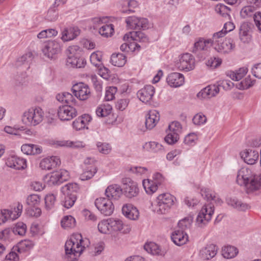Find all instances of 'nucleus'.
Masks as SVG:
<instances>
[{"label":"nucleus","mask_w":261,"mask_h":261,"mask_svg":"<svg viewBox=\"0 0 261 261\" xmlns=\"http://www.w3.org/2000/svg\"><path fill=\"white\" fill-rule=\"evenodd\" d=\"M89 244V240L83 239L81 234H75L65 243V257L71 260L75 259L76 256L80 255L86 247L88 246Z\"/></svg>","instance_id":"nucleus-1"},{"label":"nucleus","mask_w":261,"mask_h":261,"mask_svg":"<svg viewBox=\"0 0 261 261\" xmlns=\"http://www.w3.org/2000/svg\"><path fill=\"white\" fill-rule=\"evenodd\" d=\"M225 36L223 31L221 30L214 33L212 37V46L218 53L225 54L230 53L235 47V44L232 39L223 37Z\"/></svg>","instance_id":"nucleus-2"},{"label":"nucleus","mask_w":261,"mask_h":261,"mask_svg":"<svg viewBox=\"0 0 261 261\" xmlns=\"http://www.w3.org/2000/svg\"><path fill=\"white\" fill-rule=\"evenodd\" d=\"M176 198L170 193L159 195L156 199L155 211L158 214H166L169 212Z\"/></svg>","instance_id":"nucleus-3"},{"label":"nucleus","mask_w":261,"mask_h":261,"mask_svg":"<svg viewBox=\"0 0 261 261\" xmlns=\"http://www.w3.org/2000/svg\"><path fill=\"white\" fill-rule=\"evenodd\" d=\"M44 113L39 107L31 108L23 113L22 122L28 126H36L43 120Z\"/></svg>","instance_id":"nucleus-4"},{"label":"nucleus","mask_w":261,"mask_h":261,"mask_svg":"<svg viewBox=\"0 0 261 261\" xmlns=\"http://www.w3.org/2000/svg\"><path fill=\"white\" fill-rule=\"evenodd\" d=\"M23 205L18 202L9 209L1 210V220L3 223L8 220L13 221L19 217L22 213Z\"/></svg>","instance_id":"nucleus-5"},{"label":"nucleus","mask_w":261,"mask_h":261,"mask_svg":"<svg viewBox=\"0 0 261 261\" xmlns=\"http://www.w3.org/2000/svg\"><path fill=\"white\" fill-rule=\"evenodd\" d=\"M43 55L48 59H55L61 51V46L56 40L48 41L42 49Z\"/></svg>","instance_id":"nucleus-6"},{"label":"nucleus","mask_w":261,"mask_h":261,"mask_svg":"<svg viewBox=\"0 0 261 261\" xmlns=\"http://www.w3.org/2000/svg\"><path fill=\"white\" fill-rule=\"evenodd\" d=\"M169 133L165 137V142L169 144H175L179 140V134L181 132L182 127L180 123L178 121H173L169 124Z\"/></svg>","instance_id":"nucleus-7"},{"label":"nucleus","mask_w":261,"mask_h":261,"mask_svg":"<svg viewBox=\"0 0 261 261\" xmlns=\"http://www.w3.org/2000/svg\"><path fill=\"white\" fill-rule=\"evenodd\" d=\"M214 213V207L212 204L204 205L200 212L197 218L196 222L199 227H202L211 220L212 216Z\"/></svg>","instance_id":"nucleus-8"},{"label":"nucleus","mask_w":261,"mask_h":261,"mask_svg":"<svg viewBox=\"0 0 261 261\" xmlns=\"http://www.w3.org/2000/svg\"><path fill=\"white\" fill-rule=\"evenodd\" d=\"M95 205L100 213L105 216H110L114 210V204L108 198H97L95 201Z\"/></svg>","instance_id":"nucleus-9"},{"label":"nucleus","mask_w":261,"mask_h":261,"mask_svg":"<svg viewBox=\"0 0 261 261\" xmlns=\"http://www.w3.org/2000/svg\"><path fill=\"white\" fill-rule=\"evenodd\" d=\"M74 95L81 100H86L91 95V91L89 86L83 83L74 84L71 89Z\"/></svg>","instance_id":"nucleus-10"},{"label":"nucleus","mask_w":261,"mask_h":261,"mask_svg":"<svg viewBox=\"0 0 261 261\" xmlns=\"http://www.w3.org/2000/svg\"><path fill=\"white\" fill-rule=\"evenodd\" d=\"M177 67L180 70L188 71L193 70L195 67V59L189 53L184 54L177 63Z\"/></svg>","instance_id":"nucleus-11"},{"label":"nucleus","mask_w":261,"mask_h":261,"mask_svg":"<svg viewBox=\"0 0 261 261\" xmlns=\"http://www.w3.org/2000/svg\"><path fill=\"white\" fill-rule=\"evenodd\" d=\"M77 115L76 109L71 105L60 106L58 110V115L62 121L71 120Z\"/></svg>","instance_id":"nucleus-12"},{"label":"nucleus","mask_w":261,"mask_h":261,"mask_svg":"<svg viewBox=\"0 0 261 261\" xmlns=\"http://www.w3.org/2000/svg\"><path fill=\"white\" fill-rule=\"evenodd\" d=\"M7 166L15 170L24 169L27 167V161L15 155L9 156L5 162Z\"/></svg>","instance_id":"nucleus-13"},{"label":"nucleus","mask_w":261,"mask_h":261,"mask_svg":"<svg viewBox=\"0 0 261 261\" xmlns=\"http://www.w3.org/2000/svg\"><path fill=\"white\" fill-rule=\"evenodd\" d=\"M219 91L220 88L218 84L211 85L201 90L197 93V97L200 99L210 98L216 96Z\"/></svg>","instance_id":"nucleus-14"},{"label":"nucleus","mask_w":261,"mask_h":261,"mask_svg":"<svg viewBox=\"0 0 261 261\" xmlns=\"http://www.w3.org/2000/svg\"><path fill=\"white\" fill-rule=\"evenodd\" d=\"M218 247L214 244H208L201 249L199 252L200 257L203 260H210L217 254Z\"/></svg>","instance_id":"nucleus-15"},{"label":"nucleus","mask_w":261,"mask_h":261,"mask_svg":"<svg viewBox=\"0 0 261 261\" xmlns=\"http://www.w3.org/2000/svg\"><path fill=\"white\" fill-rule=\"evenodd\" d=\"M122 190L124 195L128 198L136 197L139 193L138 184L134 180H128V182H124Z\"/></svg>","instance_id":"nucleus-16"},{"label":"nucleus","mask_w":261,"mask_h":261,"mask_svg":"<svg viewBox=\"0 0 261 261\" xmlns=\"http://www.w3.org/2000/svg\"><path fill=\"white\" fill-rule=\"evenodd\" d=\"M155 92V89L152 85H146L144 88L139 90L137 92V96L139 99L144 103L149 102Z\"/></svg>","instance_id":"nucleus-17"},{"label":"nucleus","mask_w":261,"mask_h":261,"mask_svg":"<svg viewBox=\"0 0 261 261\" xmlns=\"http://www.w3.org/2000/svg\"><path fill=\"white\" fill-rule=\"evenodd\" d=\"M252 24L248 22H243L239 29V38L241 41L245 43H248L251 40Z\"/></svg>","instance_id":"nucleus-18"},{"label":"nucleus","mask_w":261,"mask_h":261,"mask_svg":"<svg viewBox=\"0 0 261 261\" xmlns=\"http://www.w3.org/2000/svg\"><path fill=\"white\" fill-rule=\"evenodd\" d=\"M80 33L81 30L77 27L65 28L62 31L61 38L64 42L69 41L76 38Z\"/></svg>","instance_id":"nucleus-19"},{"label":"nucleus","mask_w":261,"mask_h":261,"mask_svg":"<svg viewBox=\"0 0 261 261\" xmlns=\"http://www.w3.org/2000/svg\"><path fill=\"white\" fill-rule=\"evenodd\" d=\"M211 46H212V38L206 40L200 38L195 42L192 51L199 55L201 51L207 50Z\"/></svg>","instance_id":"nucleus-20"},{"label":"nucleus","mask_w":261,"mask_h":261,"mask_svg":"<svg viewBox=\"0 0 261 261\" xmlns=\"http://www.w3.org/2000/svg\"><path fill=\"white\" fill-rule=\"evenodd\" d=\"M244 162L249 165L254 164L258 159L259 154L257 150L246 149L240 153Z\"/></svg>","instance_id":"nucleus-21"},{"label":"nucleus","mask_w":261,"mask_h":261,"mask_svg":"<svg viewBox=\"0 0 261 261\" xmlns=\"http://www.w3.org/2000/svg\"><path fill=\"white\" fill-rule=\"evenodd\" d=\"M34 59V56L32 53L28 52L23 55L17 59L16 66L17 67H22L23 70H28L30 68V65Z\"/></svg>","instance_id":"nucleus-22"},{"label":"nucleus","mask_w":261,"mask_h":261,"mask_svg":"<svg viewBox=\"0 0 261 261\" xmlns=\"http://www.w3.org/2000/svg\"><path fill=\"white\" fill-rule=\"evenodd\" d=\"M145 125L146 129L153 128L160 120L159 113L156 110H151L146 115Z\"/></svg>","instance_id":"nucleus-23"},{"label":"nucleus","mask_w":261,"mask_h":261,"mask_svg":"<svg viewBox=\"0 0 261 261\" xmlns=\"http://www.w3.org/2000/svg\"><path fill=\"white\" fill-rule=\"evenodd\" d=\"M184 75L178 72H173L169 74L167 77L166 81L168 84L173 87H178L184 83Z\"/></svg>","instance_id":"nucleus-24"},{"label":"nucleus","mask_w":261,"mask_h":261,"mask_svg":"<svg viewBox=\"0 0 261 261\" xmlns=\"http://www.w3.org/2000/svg\"><path fill=\"white\" fill-rule=\"evenodd\" d=\"M122 213L127 218L135 220L138 219L139 212L138 210L131 204H125L122 207Z\"/></svg>","instance_id":"nucleus-25"},{"label":"nucleus","mask_w":261,"mask_h":261,"mask_svg":"<svg viewBox=\"0 0 261 261\" xmlns=\"http://www.w3.org/2000/svg\"><path fill=\"white\" fill-rule=\"evenodd\" d=\"M60 164V159L56 156H53L42 159L40 163L42 169L50 170Z\"/></svg>","instance_id":"nucleus-26"},{"label":"nucleus","mask_w":261,"mask_h":261,"mask_svg":"<svg viewBox=\"0 0 261 261\" xmlns=\"http://www.w3.org/2000/svg\"><path fill=\"white\" fill-rule=\"evenodd\" d=\"M171 238L174 243L177 246L184 245L188 241L187 234L180 229H177L173 231Z\"/></svg>","instance_id":"nucleus-27"},{"label":"nucleus","mask_w":261,"mask_h":261,"mask_svg":"<svg viewBox=\"0 0 261 261\" xmlns=\"http://www.w3.org/2000/svg\"><path fill=\"white\" fill-rule=\"evenodd\" d=\"M241 186H243L247 193L258 190L261 187V180H236Z\"/></svg>","instance_id":"nucleus-28"},{"label":"nucleus","mask_w":261,"mask_h":261,"mask_svg":"<svg viewBox=\"0 0 261 261\" xmlns=\"http://www.w3.org/2000/svg\"><path fill=\"white\" fill-rule=\"evenodd\" d=\"M92 117L89 114H84L76 118L72 123L73 127L77 130L87 128L86 126L91 122Z\"/></svg>","instance_id":"nucleus-29"},{"label":"nucleus","mask_w":261,"mask_h":261,"mask_svg":"<svg viewBox=\"0 0 261 261\" xmlns=\"http://www.w3.org/2000/svg\"><path fill=\"white\" fill-rule=\"evenodd\" d=\"M198 189L200 188L201 194L202 196L206 199L207 201H214L216 203L221 204L223 203V201L221 198L216 196V193L207 188H200L198 187Z\"/></svg>","instance_id":"nucleus-30"},{"label":"nucleus","mask_w":261,"mask_h":261,"mask_svg":"<svg viewBox=\"0 0 261 261\" xmlns=\"http://www.w3.org/2000/svg\"><path fill=\"white\" fill-rule=\"evenodd\" d=\"M122 189L118 185L109 186L106 190L105 194L107 197L114 199H118L122 194Z\"/></svg>","instance_id":"nucleus-31"},{"label":"nucleus","mask_w":261,"mask_h":261,"mask_svg":"<svg viewBox=\"0 0 261 261\" xmlns=\"http://www.w3.org/2000/svg\"><path fill=\"white\" fill-rule=\"evenodd\" d=\"M111 231H120L122 233H127L130 231L131 228L129 226L124 225L120 220H110Z\"/></svg>","instance_id":"nucleus-32"},{"label":"nucleus","mask_w":261,"mask_h":261,"mask_svg":"<svg viewBox=\"0 0 261 261\" xmlns=\"http://www.w3.org/2000/svg\"><path fill=\"white\" fill-rule=\"evenodd\" d=\"M86 64V60L80 56L68 57L66 60L67 66L73 68H83Z\"/></svg>","instance_id":"nucleus-33"},{"label":"nucleus","mask_w":261,"mask_h":261,"mask_svg":"<svg viewBox=\"0 0 261 261\" xmlns=\"http://www.w3.org/2000/svg\"><path fill=\"white\" fill-rule=\"evenodd\" d=\"M142 185L146 193L151 195L157 191L161 183L160 180H142Z\"/></svg>","instance_id":"nucleus-34"},{"label":"nucleus","mask_w":261,"mask_h":261,"mask_svg":"<svg viewBox=\"0 0 261 261\" xmlns=\"http://www.w3.org/2000/svg\"><path fill=\"white\" fill-rule=\"evenodd\" d=\"M227 203L240 211H245L250 208V206L242 202L236 198H229L226 199Z\"/></svg>","instance_id":"nucleus-35"},{"label":"nucleus","mask_w":261,"mask_h":261,"mask_svg":"<svg viewBox=\"0 0 261 261\" xmlns=\"http://www.w3.org/2000/svg\"><path fill=\"white\" fill-rule=\"evenodd\" d=\"M144 249L153 255H164L166 253L165 250L161 249V247L154 242L146 243L144 246Z\"/></svg>","instance_id":"nucleus-36"},{"label":"nucleus","mask_w":261,"mask_h":261,"mask_svg":"<svg viewBox=\"0 0 261 261\" xmlns=\"http://www.w3.org/2000/svg\"><path fill=\"white\" fill-rule=\"evenodd\" d=\"M69 174L68 171L65 169H60L54 171L45 175V178H49L50 179H68Z\"/></svg>","instance_id":"nucleus-37"},{"label":"nucleus","mask_w":261,"mask_h":261,"mask_svg":"<svg viewBox=\"0 0 261 261\" xmlns=\"http://www.w3.org/2000/svg\"><path fill=\"white\" fill-rule=\"evenodd\" d=\"M126 62V56L123 54H113L111 56V62L115 66L122 67Z\"/></svg>","instance_id":"nucleus-38"},{"label":"nucleus","mask_w":261,"mask_h":261,"mask_svg":"<svg viewBox=\"0 0 261 261\" xmlns=\"http://www.w3.org/2000/svg\"><path fill=\"white\" fill-rule=\"evenodd\" d=\"M64 197L61 201L62 205L67 208L71 207L76 199V194H63Z\"/></svg>","instance_id":"nucleus-39"},{"label":"nucleus","mask_w":261,"mask_h":261,"mask_svg":"<svg viewBox=\"0 0 261 261\" xmlns=\"http://www.w3.org/2000/svg\"><path fill=\"white\" fill-rule=\"evenodd\" d=\"M112 107L110 105H101L98 107L96 110V114L97 116L105 117L111 114Z\"/></svg>","instance_id":"nucleus-40"},{"label":"nucleus","mask_w":261,"mask_h":261,"mask_svg":"<svg viewBox=\"0 0 261 261\" xmlns=\"http://www.w3.org/2000/svg\"><path fill=\"white\" fill-rule=\"evenodd\" d=\"M80 187L76 182H72L66 184L61 189L63 194H75L74 193L77 192Z\"/></svg>","instance_id":"nucleus-41"},{"label":"nucleus","mask_w":261,"mask_h":261,"mask_svg":"<svg viewBox=\"0 0 261 261\" xmlns=\"http://www.w3.org/2000/svg\"><path fill=\"white\" fill-rule=\"evenodd\" d=\"M238 253V250L234 246H227L222 249V255L226 258H233L235 257Z\"/></svg>","instance_id":"nucleus-42"},{"label":"nucleus","mask_w":261,"mask_h":261,"mask_svg":"<svg viewBox=\"0 0 261 261\" xmlns=\"http://www.w3.org/2000/svg\"><path fill=\"white\" fill-rule=\"evenodd\" d=\"M61 226L64 228L73 227L75 225V220L71 216H64L61 221Z\"/></svg>","instance_id":"nucleus-43"},{"label":"nucleus","mask_w":261,"mask_h":261,"mask_svg":"<svg viewBox=\"0 0 261 261\" xmlns=\"http://www.w3.org/2000/svg\"><path fill=\"white\" fill-rule=\"evenodd\" d=\"M113 33L114 25L112 24H104L99 29V33L105 37L111 36Z\"/></svg>","instance_id":"nucleus-44"},{"label":"nucleus","mask_w":261,"mask_h":261,"mask_svg":"<svg viewBox=\"0 0 261 261\" xmlns=\"http://www.w3.org/2000/svg\"><path fill=\"white\" fill-rule=\"evenodd\" d=\"M59 17L58 10L57 7L52 5L48 9L46 15V19L50 22L56 21Z\"/></svg>","instance_id":"nucleus-45"},{"label":"nucleus","mask_w":261,"mask_h":261,"mask_svg":"<svg viewBox=\"0 0 261 261\" xmlns=\"http://www.w3.org/2000/svg\"><path fill=\"white\" fill-rule=\"evenodd\" d=\"M45 208L47 210L53 208L56 202V196L53 194H48L44 198Z\"/></svg>","instance_id":"nucleus-46"},{"label":"nucleus","mask_w":261,"mask_h":261,"mask_svg":"<svg viewBox=\"0 0 261 261\" xmlns=\"http://www.w3.org/2000/svg\"><path fill=\"white\" fill-rule=\"evenodd\" d=\"M26 231L27 226L22 222L17 223L12 228V232L14 234H18L20 236L24 235Z\"/></svg>","instance_id":"nucleus-47"},{"label":"nucleus","mask_w":261,"mask_h":261,"mask_svg":"<svg viewBox=\"0 0 261 261\" xmlns=\"http://www.w3.org/2000/svg\"><path fill=\"white\" fill-rule=\"evenodd\" d=\"M215 11L223 17L229 18L230 9L224 5L222 4H218L215 8Z\"/></svg>","instance_id":"nucleus-48"},{"label":"nucleus","mask_w":261,"mask_h":261,"mask_svg":"<svg viewBox=\"0 0 261 261\" xmlns=\"http://www.w3.org/2000/svg\"><path fill=\"white\" fill-rule=\"evenodd\" d=\"M237 179H255L251 177V171L250 170L243 168L239 170Z\"/></svg>","instance_id":"nucleus-49"},{"label":"nucleus","mask_w":261,"mask_h":261,"mask_svg":"<svg viewBox=\"0 0 261 261\" xmlns=\"http://www.w3.org/2000/svg\"><path fill=\"white\" fill-rule=\"evenodd\" d=\"M33 242L29 240H25L20 242L18 245L17 251L19 252H22L23 251H26L33 247Z\"/></svg>","instance_id":"nucleus-50"},{"label":"nucleus","mask_w":261,"mask_h":261,"mask_svg":"<svg viewBox=\"0 0 261 261\" xmlns=\"http://www.w3.org/2000/svg\"><path fill=\"white\" fill-rule=\"evenodd\" d=\"M127 170L130 173L136 174L137 176L148 174V169L145 167H142L141 166L127 167Z\"/></svg>","instance_id":"nucleus-51"},{"label":"nucleus","mask_w":261,"mask_h":261,"mask_svg":"<svg viewBox=\"0 0 261 261\" xmlns=\"http://www.w3.org/2000/svg\"><path fill=\"white\" fill-rule=\"evenodd\" d=\"M131 38H133L134 40L146 43L149 41V38L143 32L141 31H137L131 33Z\"/></svg>","instance_id":"nucleus-52"},{"label":"nucleus","mask_w":261,"mask_h":261,"mask_svg":"<svg viewBox=\"0 0 261 261\" xmlns=\"http://www.w3.org/2000/svg\"><path fill=\"white\" fill-rule=\"evenodd\" d=\"M26 202L30 206H38L40 202V197L37 194L30 195L27 198Z\"/></svg>","instance_id":"nucleus-53"},{"label":"nucleus","mask_w":261,"mask_h":261,"mask_svg":"<svg viewBox=\"0 0 261 261\" xmlns=\"http://www.w3.org/2000/svg\"><path fill=\"white\" fill-rule=\"evenodd\" d=\"M97 169L95 166L88 167L82 174V178L80 179H90L96 173Z\"/></svg>","instance_id":"nucleus-54"},{"label":"nucleus","mask_w":261,"mask_h":261,"mask_svg":"<svg viewBox=\"0 0 261 261\" xmlns=\"http://www.w3.org/2000/svg\"><path fill=\"white\" fill-rule=\"evenodd\" d=\"M255 81V80H251L250 76L249 75L241 81L240 84L239 89L242 90L247 89L254 85Z\"/></svg>","instance_id":"nucleus-55"},{"label":"nucleus","mask_w":261,"mask_h":261,"mask_svg":"<svg viewBox=\"0 0 261 261\" xmlns=\"http://www.w3.org/2000/svg\"><path fill=\"white\" fill-rule=\"evenodd\" d=\"M98 230L102 233H108L111 231L110 221H102L98 224Z\"/></svg>","instance_id":"nucleus-56"},{"label":"nucleus","mask_w":261,"mask_h":261,"mask_svg":"<svg viewBox=\"0 0 261 261\" xmlns=\"http://www.w3.org/2000/svg\"><path fill=\"white\" fill-rule=\"evenodd\" d=\"M192 222V220L190 218L186 217L178 222V226L180 230L184 231L185 230L190 227Z\"/></svg>","instance_id":"nucleus-57"},{"label":"nucleus","mask_w":261,"mask_h":261,"mask_svg":"<svg viewBox=\"0 0 261 261\" xmlns=\"http://www.w3.org/2000/svg\"><path fill=\"white\" fill-rule=\"evenodd\" d=\"M81 52V48L77 45H72L69 46L67 53L68 57L80 56Z\"/></svg>","instance_id":"nucleus-58"},{"label":"nucleus","mask_w":261,"mask_h":261,"mask_svg":"<svg viewBox=\"0 0 261 261\" xmlns=\"http://www.w3.org/2000/svg\"><path fill=\"white\" fill-rule=\"evenodd\" d=\"M139 18L136 16H130L126 19L125 21L127 26L129 27L130 29H137Z\"/></svg>","instance_id":"nucleus-59"},{"label":"nucleus","mask_w":261,"mask_h":261,"mask_svg":"<svg viewBox=\"0 0 261 261\" xmlns=\"http://www.w3.org/2000/svg\"><path fill=\"white\" fill-rule=\"evenodd\" d=\"M97 147L98 151L103 154H108L111 150V146L108 143L98 142L97 143Z\"/></svg>","instance_id":"nucleus-60"},{"label":"nucleus","mask_w":261,"mask_h":261,"mask_svg":"<svg viewBox=\"0 0 261 261\" xmlns=\"http://www.w3.org/2000/svg\"><path fill=\"white\" fill-rule=\"evenodd\" d=\"M192 120L194 124L200 125L206 122V118L204 115L199 113L195 115Z\"/></svg>","instance_id":"nucleus-61"},{"label":"nucleus","mask_w":261,"mask_h":261,"mask_svg":"<svg viewBox=\"0 0 261 261\" xmlns=\"http://www.w3.org/2000/svg\"><path fill=\"white\" fill-rule=\"evenodd\" d=\"M129 102V99H120L117 101L116 103V108L117 109L122 111L127 108Z\"/></svg>","instance_id":"nucleus-62"},{"label":"nucleus","mask_w":261,"mask_h":261,"mask_svg":"<svg viewBox=\"0 0 261 261\" xmlns=\"http://www.w3.org/2000/svg\"><path fill=\"white\" fill-rule=\"evenodd\" d=\"M148 145L151 150L154 152H162L164 150L162 145L156 142H150Z\"/></svg>","instance_id":"nucleus-63"},{"label":"nucleus","mask_w":261,"mask_h":261,"mask_svg":"<svg viewBox=\"0 0 261 261\" xmlns=\"http://www.w3.org/2000/svg\"><path fill=\"white\" fill-rule=\"evenodd\" d=\"M197 139V137L195 133H190L185 137L184 143L189 145H193Z\"/></svg>","instance_id":"nucleus-64"}]
</instances>
